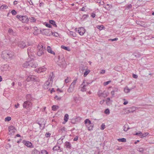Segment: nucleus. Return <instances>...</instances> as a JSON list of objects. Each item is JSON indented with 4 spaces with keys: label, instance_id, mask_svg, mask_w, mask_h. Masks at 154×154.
Here are the masks:
<instances>
[{
    "label": "nucleus",
    "instance_id": "obj_32",
    "mask_svg": "<svg viewBox=\"0 0 154 154\" xmlns=\"http://www.w3.org/2000/svg\"><path fill=\"white\" fill-rule=\"evenodd\" d=\"M90 70L89 69H87L84 72V77H86L87 75L90 72Z\"/></svg>",
    "mask_w": 154,
    "mask_h": 154
},
{
    "label": "nucleus",
    "instance_id": "obj_5",
    "mask_svg": "<svg viewBox=\"0 0 154 154\" xmlns=\"http://www.w3.org/2000/svg\"><path fill=\"white\" fill-rule=\"evenodd\" d=\"M26 80L27 82L30 81L38 82V79L36 76L32 75H30L28 76Z\"/></svg>",
    "mask_w": 154,
    "mask_h": 154
},
{
    "label": "nucleus",
    "instance_id": "obj_53",
    "mask_svg": "<svg viewBox=\"0 0 154 154\" xmlns=\"http://www.w3.org/2000/svg\"><path fill=\"white\" fill-rule=\"evenodd\" d=\"M126 126H127L126 125H124L123 126L124 130L125 131H127L129 129H130V128H128L127 129H126Z\"/></svg>",
    "mask_w": 154,
    "mask_h": 154
},
{
    "label": "nucleus",
    "instance_id": "obj_31",
    "mask_svg": "<svg viewBox=\"0 0 154 154\" xmlns=\"http://www.w3.org/2000/svg\"><path fill=\"white\" fill-rule=\"evenodd\" d=\"M69 34L70 35H71L74 37H76V33L75 32H73L72 31H70L69 33Z\"/></svg>",
    "mask_w": 154,
    "mask_h": 154
},
{
    "label": "nucleus",
    "instance_id": "obj_56",
    "mask_svg": "<svg viewBox=\"0 0 154 154\" xmlns=\"http://www.w3.org/2000/svg\"><path fill=\"white\" fill-rule=\"evenodd\" d=\"M111 82V81H109L104 82V85L105 86V85H108L109 83H110Z\"/></svg>",
    "mask_w": 154,
    "mask_h": 154
},
{
    "label": "nucleus",
    "instance_id": "obj_19",
    "mask_svg": "<svg viewBox=\"0 0 154 154\" xmlns=\"http://www.w3.org/2000/svg\"><path fill=\"white\" fill-rule=\"evenodd\" d=\"M50 82L48 81H47L45 82L44 85V87L45 89H48L49 86Z\"/></svg>",
    "mask_w": 154,
    "mask_h": 154
},
{
    "label": "nucleus",
    "instance_id": "obj_43",
    "mask_svg": "<svg viewBox=\"0 0 154 154\" xmlns=\"http://www.w3.org/2000/svg\"><path fill=\"white\" fill-rule=\"evenodd\" d=\"M11 34L14 36H15L16 33V32H14L12 29H10V35Z\"/></svg>",
    "mask_w": 154,
    "mask_h": 154
},
{
    "label": "nucleus",
    "instance_id": "obj_27",
    "mask_svg": "<svg viewBox=\"0 0 154 154\" xmlns=\"http://www.w3.org/2000/svg\"><path fill=\"white\" fill-rule=\"evenodd\" d=\"M69 118V115L66 114L65 115L64 118V120L65 122H67L68 121Z\"/></svg>",
    "mask_w": 154,
    "mask_h": 154
},
{
    "label": "nucleus",
    "instance_id": "obj_7",
    "mask_svg": "<svg viewBox=\"0 0 154 154\" xmlns=\"http://www.w3.org/2000/svg\"><path fill=\"white\" fill-rule=\"evenodd\" d=\"M29 45L30 44H29L28 42H25L24 41L20 42L18 44V46L22 48H24Z\"/></svg>",
    "mask_w": 154,
    "mask_h": 154
},
{
    "label": "nucleus",
    "instance_id": "obj_59",
    "mask_svg": "<svg viewBox=\"0 0 154 154\" xmlns=\"http://www.w3.org/2000/svg\"><path fill=\"white\" fill-rule=\"evenodd\" d=\"M5 122L6 121H10V116H8L6 118L5 120Z\"/></svg>",
    "mask_w": 154,
    "mask_h": 154
},
{
    "label": "nucleus",
    "instance_id": "obj_64",
    "mask_svg": "<svg viewBox=\"0 0 154 154\" xmlns=\"http://www.w3.org/2000/svg\"><path fill=\"white\" fill-rule=\"evenodd\" d=\"M133 77L135 79H137V78L138 76L137 75L133 74Z\"/></svg>",
    "mask_w": 154,
    "mask_h": 154
},
{
    "label": "nucleus",
    "instance_id": "obj_9",
    "mask_svg": "<svg viewBox=\"0 0 154 154\" xmlns=\"http://www.w3.org/2000/svg\"><path fill=\"white\" fill-rule=\"evenodd\" d=\"M75 30L76 32H77L81 35H83L85 32V29L82 27L79 28L78 29L75 28Z\"/></svg>",
    "mask_w": 154,
    "mask_h": 154
},
{
    "label": "nucleus",
    "instance_id": "obj_49",
    "mask_svg": "<svg viewBox=\"0 0 154 154\" xmlns=\"http://www.w3.org/2000/svg\"><path fill=\"white\" fill-rule=\"evenodd\" d=\"M118 40V38H113V39H109L108 40L109 41H110L112 42H113V41H117Z\"/></svg>",
    "mask_w": 154,
    "mask_h": 154
},
{
    "label": "nucleus",
    "instance_id": "obj_23",
    "mask_svg": "<svg viewBox=\"0 0 154 154\" xmlns=\"http://www.w3.org/2000/svg\"><path fill=\"white\" fill-rule=\"evenodd\" d=\"M23 66L24 67L29 68V61L26 62L25 63L23 64Z\"/></svg>",
    "mask_w": 154,
    "mask_h": 154
},
{
    "label": "nucleus",
    "instance_id": "obj_16",
    "mask_svg": "<svg viewBox=\"0 0 154 154\" xmlns=\"http://www.w3.org/2000/svg\"><path fill=\"white\" fill-rule=\"evenodd\" d=\"M16 17L18 19L22 18V19H29L28 17L26 15L21 16L20 15H17Z\"/></svg>",
    "mask_w": 154,
    "mask_h": 154
},
{
    "label": "nucleus",
    "instance_id": "obj_41",
    "mask_svg": "<svg viewBox=\"0 0 154 154\" xmlns=\"http://www.w3.org/2000/svg\"><path fill=\"white\" fill-rule=\"evenodd\" d=\"M111 6L109 4H107L106 5L105 7V8L107 10H109L111 8Z\"/></svg>",
    "mask_w": 154,
    "mask_h": 154
},
{
    "label": "nucleus",
    "instance_id": "obj_38",
    "mask_svg": "<svg viewBox=\"0 0 154 154\" xmlns=\"http://www.w3.org/2000/svg\"><path fill=\"white\" fill-rule=\"evenodd\" d=\"M60 148V147L59 146H54L53 149V150L55 151V150H59V149Z\"/></svg>",
    "mask_w": 154,
    "mask_h": 154
},
{
    "label": "nucleus",
    "instance_id": "obj_39",
    "mask_svg": "<svg viewBox=\"0 0 154 154\" xmlns=\"http://www.w3.org/2000/svg\"><path fill=\"white\" fill-rule=\"evenodd\" d=\"M2 57L5 60V59L10 58V57H7V55H6L5 54H3V52L1 55Z\"/></svg>",
    "mask_w": 154,
    "mask_h": 154
},
{
    "label": "nucleus",
    "instance_id": "obj_55",
    "mask_svg": "<svg viewBox=\"0 0 154 154\" xmlns=\"http://www.w3.org/2000/svg\"><path fill=\"white\" fill-rule=\"evenodd\" d=\"M138 134L139 136H142L143 137H145V135H144V134H143L140 131V132L138 133Z\"/></svg>",
    "mask_w": 154,
    "mask_h": 154
},
{
    "label": "nucleus",
    "instance_id": "obj_4",
    "mask_svg": "<svg viewBox=\"0 0 154 154\" xmlns=\"http://www.w3.org/2000/svg\"><path fill=\"white\" fill-rule=\"evenodd\" d=\"M51 32L49 29H42L40 30L41 33L47 36H50L51 35Z\"/></svg>",
    "mask_w": 154,
    "mask_h": 154
},
{
    "label": "nucleus",
    "instance_id": "obj_42",
    "mask_svg": "<svg viewBox=\"0 0 154 154\" xmlns=\"http://www.w3.org/2000/svg\"><path fill=\"white\" fill-rule=\"evenodd\" d=\"M131 90V89H129L128 87H126L124 89V91L126 93H129L130 90Z\"/></svg>",
    "mask_w": 154,
    "mask_h": 154
},
{
    "label": "nucleus",
    "instance_id": "obj_17",
    "mask_svg": "<svg viewBox=\"0 0 154 154\" xmlns=\"http://www.w3.org/2000/svg\"><path fill=\"white\" fill-rule=\"evenodd\" d=\"M136 22L137 25L140 26H143L144 25V22L140 20H136Z\"/></svg>",
    "mask_w": 154,
    "mask_h": 154
},
{
    "label": "nucleus",
    "instance_id": "obj_33",
    "mask_svg": "<svg viewBox=\"0 0 154 154\" xmlns=\"http://www.w3.org/2000/svg\"><path fill=\"white\" fill-rule=\"evenodd\" d=\"M118 140L119 142H125L126 141V139L124 138H119L118 139Z\"/></svg>",
    "mask_w": 154,
    "mask_h": 154
},
{
    "label": "nucleus",
    "instance_id": "obj_30",
    "mask_svg": "<svg viewBox=\"0 0 154 154\" xmlns=\"http://www.w3.org/2000/svg\"><path fill=\"white\" fill-rule=\"evenodd\" d=\"M109 93L108 92H106L105 91H104L103 92V95L102 96L104 97H106L108 95Z\"/></svg>",
    "mask_w": 154,
    "mask_h": 154
},
{
    "label": "nucleus",
    "instance_id": "obj_13",
    "mask_svg": "<svg viewBox=\"0 0 154 154\" xmlns=\"http://www.w3.org/2000/svg\"><path fill=\"white\" fill-rule=\"evenodd\" d=\"M26 101L31 102L33 100V98L32 97L31 94H28L26 96Z\"/></svg>",
    "mask_w": 154,
    "mask_h": 154
},
{
    "label": "nucleus",
    "instance_id": "obj_15",
    "mask_svg": "<svg viewBox=\"0 0 154 154\" xmlns=\"http://www.w3.org/2000/svg\"><path fill=\"white\" fill-rule=\"evenodd\" d=\"M46 70V68L43 67H41L39 68L37 70H36V71H37L38 73H40L42 72H44Z\"/></svg>",
    "mask_w": 154,
    "mask_h": 154
},
{
    "label": "nucleus",
    "instance_id": "obj_29",
    "mask_svg": "<svg viewBox=\"0 0 154 154\" xmlns=\"http://www.w3.org/2000/svg\"><path fill=\"white\" fill-rule=\"evenodd\" d=\"M97 28L100 30H101L105 28L103 25H97Z\"/></svg>",
    "mask_w": 154,
    "mask_h": 154
},
{
    "label": "nucleus",
    "instance_id": "obj_25",
    "mask_svg": "<svg viewBox=\"0 0 154 154\" xmlns=\"http://www.w3.org/2000/svg\"><path fill=\"white\" fill-rule=\"evenodd\" d=\"M3 95L8 98L10 96L9 94L8 93V91H6V90L4 91Z\"/></svg>",
    "mask_w": 154,
    "mask_h": 154
},
{
    "label": "nucleus",
    "instance_id": "obj_44",
    "mask_svg": "<svg viewBox=\"0 0 154 154\" xmlns=\"http://www.w3.org/2000/svg\"><path fill=\"white\" fill-rule=\"evenodd\" d=\"M137 150L141 152H143L144 151L143 148H139L137 149Z\"/></svg>",
    "mask_w": 154,
    "mask_h": 154
},
{
    "label": "nucleus",
    "instance_id": "obj_35",
    "mask_svg": "<svg viewBox=\"0 0 154 154\" xmlns=\"http://www.w3.org/2000/svg\"><path fill=\"white\" fill-rule=\"evenodd\" d=\"M61 48L62 49H63L65 50L70 51V49L68 47H66L64 45H62L61 46Z\"/></svg>",
    "mask_w": 154,
    "mask_h": 154
},
{
    "label": "nucleus",
    "instance_id": "obj_6",
    "mask_svg": "<svg viewBox=\"0 0 154 154\" xmlns=\"http://www.w3.org/2000/svg\"><path fill=\"white\" fill-rule=\"evenodd\" d=\"M77 79L74 80L70 85L69 88L67 90V91L69 93L72 92L74 91V88L75 87L76 82Z\"/></svg>",
    "mask_w": 154,
    "mask_h": 154
},
{
    "label": "nucleus",
    "instance_id": "obj_18",
    "mask_svg": "<svg viewBox=\"0 0 154 154\" xmlns=\"http://www.w3.org/2000/svg\"><path fill=\"white\" fill-rule=\"evenodd\" d=\"M94 126V124H91V125H86V127L88 128V130L89 131H91L93 130V128Z\"/></svg>",
    "mask_w": 154,
    "mask_h": 154
},
{
    "label": "nucleus",
    "instance_id": "obj_36",
    "mask_svg": "<svg viewBox=\"0 0 154 154\" xmlns=\"http://www.w3.org/2000/svg\"><path fill=\"white\" fill-rule=\"evenodd\" d=\"M3 54H5L6 55H7V57H10V54L9 52L8 51H3Z\"/></svg>",
    "mask_w": 154,
    "mask_h": 154
},
{
    "label": "nucleus",
    "instance_id": "obj_61",
    "mask_svg": "<svg viewBox=\"0 0 154 154\" xmlns=\"http://www.w3.org/2000/svg\"><path fill=\"white\" fill-rule=\"evenodd\" d=\"M29 20H20L22 23H27Z\"/></svg>",
    "mask_w": 154,
    "mask_h": 154
},
{
    "label": "nucleus",
    "instance_id": "obj_57",
    "mask_svg": "<svg viewBox=\"0 0 154 154\" xmlns=\"http://www.w3.org/2000/svg\"><path fill=\"white\" fill-rule=\"evenodd\" d=\"M51 134L49 133H46L45 134V136L47 137H49L50 136Z\"/></svg>",
    "mask_w": 154,
    "mask_h": 154
},
{
    "label": "nucleus",
    "instance_id": "obj_45",
    "mask_svg": "<svg viewBox=\"0 0 154 154\" xmlns=\"http://www.w3.org/2000/svg\"><path fill=\"white\" fill-rule=\"evenodd\" d=\"M47 152L45 150H42L41 151V154H48Z\"/></svg>",
    "mask_w": 154,
    "mask_h": 154
},
{
    "label": "nucleus",
    "instance_id": "obj_14",
    "mask_svg": "<svg viewBox=\"0 0 154 154\" xmlns=\"http://www.w3.org/2000/svg\"><path fill=\"white\" fill-rule=\"evenodd\" d=\"M10 133L11 134H14L17 131L14 127L13 125H10Z\"/></svg>",
    "mask_w": 154,
    "mask_h": 154
},
{
    "label": "nucleus",
    "instance_id": "obj_52",
    "mask_svg": "<svg viewBox=\"0 0 154 154\" xmlns=\"http://www.w3.org/2000/svg\"><path fill=\"white\" fill-rule=\"evenodd\" d=\"M10 54L12 55V56L11 57L10 56V60L11 58H14L15 57L14 56V53L13 52H11V54Z\"/></svg>",
    "mask_w": 154,
    "mask_h": 154
},
{
    "label": "nucleus",
    "instance_id": "obj_50",
    "mask_svg": "<svg viewBox=\"0 0 154 154\" xmlns=\"http://www.w3.org/2000/svg\"><path fill=\"white\" fill-rule=\"evenodd\" d=\"M105 114H109V109H106L104 112Z\"/></svg>",
    "mask_w": 154,
    "mask_h": 154
},
{
    "label": "nucleus",
    "instance_id": "obj_8",
    "mask_svg": "<svg viewBox=\"0 0 154 154\" xmlns=\"http://www.w3.org/2000/svg\"><path fill=\"white\" fill-rule=\"evenodd\" d=\"M23 105V108L27 109L32 107V103L30 101H26L24 102Z\"/></svg>",
    "mask_w": 154,
    "mask_h": 154
},
{
    "label": "nucleus",
    "instance_id": "obj_21",
    "mask_svg": "<svg viewBox=\"0 0 154 154\" xmlns=\"http://www.w3.org/2000/svg\"><path fill=\"white\" fill-rule=\"evenodd\" d=\"M88 10V8H87L86 6L83 7L82 8L79 9L80 11H82L85 12H86Z\"/></svg>",
    "mask_w": 154,
    "mask_h": 154
},
{
    "label": "nucleus",
    "instance_id": "obj_1",
    "mask_svg": "<svg viewBox=\"0 0 154 154\" xmlns=\"http://www.w3.org/2000/svg\"><path fill=\"white\" fill-rule=\"evenodd\" d=\"M54 60L55 62L57 63L59 66L62 68L66 67V63L63 56L62 54L58 55L57 57H55Z\"/></svg>",
    "mask_w": 154,
    "mask_h": 154
},
{
    "label": "nucleus",
    "instance_id": "obj_2",
    "mask_svg": "<svg viewBox=\"0 0 154 154\" xmlns=\"http://www.w3.org/2000/svg\"><path fill=\"white\" fill-rule=\"evenodd\" d=\"M37 48L38 51L37 52V55L39 56H41L46 51L45 48H44L43 46L42 45H38Z\"/></svg>",
    "mask_w": 154,
    "mask_h": 154
},
{
    "label": "nucleus",
    "instance_id": "obj_51",
    "mask_svg": "<svg viewBox=\"0 0 154 154\" xmlns=\"http://www.w3.org/2000/svg\"><path fill=\"white\" fill-rule=\"evenodd\" d=\"M105 125L104 124H102L101 125L100 129L101 130H104L105 128Z\"/></svg>",
    "mask_w": 154,
    "mask_h": 154
},
{
    "label": "nucleus",
    "instance_id": "obj_22",
    "mask_svg": "<svg viewBox=\"0 0 154 154\" xmlns=\"http://www.w3.org/2000/svg\"><path fill=\"white\" fill-rule=\"evenodd\" d=\"M54 77L53 72L50 73L48 79L50 81H52Z\"/></svg>",
    "mask_w": 154,
    "mask_h": 154
},
{
    "label": "nucleus",
    "instance_id": "obj_26",
    "mask_svg": "<svg viewBox=\"0 0 154 154\" xmlns=\"http://www.w3.org/2000/svg\"><path fill=\"white\" fill-rule=\"evenodd\" d=\"M40 153V152L35 149L33 150L32 151V154H38Z\"/></svg>",
    "mask_w": 154,
    "mask_h": 154
},
{
    "label": "nucleus",
    "instance_id": "obj_48",
    "mask_svg": "<svg viewBox=\"0 0 154 154\" xmlns=\"http://www.w3.org/2000/svg\"><path fill=\"white\" fill-rule=\"evenodd\" d=\"M101 91H99L98 92V95L99 97L102 96L103 92H101Z\"/></svg>",
    "mask_w": 154,
    "mask_h": 154
},
{
    "label": "nucleus",
    "instance_id": "obj_40",
    "mask_svg": "<svg viewBox=\"0 0 154 154\" xmlns=\"http://www.w3.org/2000/svg\"><path fill=\"white\" fill-rule=\"evenodd\" d=\"M136 109L135 107L134 106L132 107L129 108V111L131 113L135 111Z\"/></svg>",
    "mask_w": 154,
    "mask_h": 154
},
{
    "label": "nucleus",
    "instance_id": "obj_47",
    "mask_svg": "<svg viewBox=\"0 0 154 154\" xmlns=\"http://www.w3.org/2000/svg\"><path fill=\"white\" fill-rule=\"evenodd\" d=\"M11 13L13 15H15L17 14V12L15 10H13L11 11Z\"/></svg>",
    "mask_w": 154,
    "mask_h": 154
},
{
    "label": "nucleus",
    "instance_id": "obj_20",
    "mask_svg": "<svg viewBox=\"0 0 154 154\" xmlns=\"http://www.w3.org/2000/svg\"><path fill=\"white\" fill-rule=\"evenodd\" d=\"M47 51L49 53H50L52 54H54V55L55 54V52L54 51H53L51 50V48L49 46H48L47 47Z\"/></svg>",
    "mask_w": 154,
    "mask_h": 154
},
{
    "label": "nucleus",
    "instance_id": "obj_46",
    "mask_svg": "<svg viewBox=\"0 0 154 154\" xmlns=\"http://www.w3.org/2000/svg\"><path fill=\"white\" fill-rule=\"evenodd\" d=\"M89 16L88 14H84L82 17V18L83 19H85L87 18Z\"/></svg>",
    "mask_w": 154,
    "mask_h": 154
},
{
    "label": "nucleus",
    "instance_id": "obj_63",
    "mask_svg": "<svg viewBox=\"0 0 154 154\" xmlns=\"http://www.w3.org/2000/svg\"><path fill=\"white\" fill-rule=\"evenodd\" d=\"M115 92H114V91H112L111 92V94H112V97H114V96L115 95Z\"/></svg>",
    "mask_w": 154,
    "mask_h": 154
},
{
    "label": "nucleus",
    "instance_id": "obj_28",
    "mask_svg": "<svg viewBox=\"0 0 154 154\" xmlns=\"http://www.w3.org/2000/svg\"><path fill=\"white\" fill-rule=\"evenodd\" d=\"M59 108V106L57 105H53L52 107V110L53 111H55Z\"/></svg>",
    "mask_w": 154,
    "mask_h": 154
},
{
    "label": "nucleus",
    "instance_id": "obj_3",
    "mask_svg": "<svg viewBox=\"0 0 154 154\" xmlns=\"http://www.w3.org/2000/svg\"><path fill=\"white\" fill-rule=\"evenodd\" d=\"M27 51L28 55L30 58H32L31 57L34 56L35 53L33 48L29 47L28 48Z\"/></svg>",
    "mask_w": 154,
    "mask_h": 154
},
{
    "label": "nucleus",
    "instance_id": "obj_60",
    "mask_svg": "<svg viewBox=\"0 0 154 154\" xmlns=\"http://www.w3.org/2000/svg\"><path fill=\"white\" fill-rule=\"evenodd\" d=\"M45 26L49 28H51V26L50 23H46Z\"/></svg>",
    "mask_w": 154,
    "mask_h": 154
},
{
    "label": "nucleus",
    "instance_id": "obj_58",
    "mask_svg": "<svg viewBox=\"0 0 154 154\" xmlns=\"http://www.w3.org/2000/svg\"><path fill=\"white\" fill-rule=\"evenodd\" d=\"M91 17H92V18H94L96 16V14H95V13L94 12H93V13H92L91 14Z\"/></svg>",
    "mask_w": 154,
    "mask_h": 154
},
{
    "label": "nucleus",
    "instance_id": "obj_11",
    "mask_svg": "<svg viewBox=\"0 0 154 154\" xmlns=\"http://www.w3.org/2000/svg\"><path fill=\"white\" fill-rule=\"evenodd\" d=\"M22 142L28 147L33 148L34 147L31 143L30 142L23 140L22 141Z\"/></svg>",
    "mask_w": 154,
    "mask_h": 154
},
{
    "label": "nucleus",
    "instance_id": "obj_10",
    "mask_svg": "<svg viewBox=\"0 0 154 154\" xmlns=\"http://www.w3.org/2000/svg\"><path fill=\"white\" fill-rule=\"evenodd\" d=\"M29 67H32L35 68L37 67L38 66L37 63L34 60H30L29 61Z\"/></svg>",
    "mask_w": 154,
    "mask_h": 154
},
{
    "label": "nucleus",
    "instance_id": "obj_62",
    "mask_svg": "<svg viewBox=\"0 0 154 154\" xmlns=\"http://www.w3.org/2000/svg\"><path fill=\"white\" fill-rule=\"evenodd\" d=\"M79 138V137L78 136H76L73 139V140L74 141H76L78 140V139Z\"/></svg>",
    "mask_w": 154,
    "mask_h": 154
},
{
    "label": "nucleus",
    "instance_id": "obj_54",
    "mask_svg": "<svg viewBox=\"0 0 154 154\" xmlns=\"http://www.w3.org/2000/svg\"><path fill=\"white\" fill-rule=\"evenodd\" d=\"M70 79L67 77V79H66L65 80V83H68Z\"/></svg>",
    "mask_w": 154,
    "mask_h": 154
},
{
    "label": "nucleus",
    "instance_id": "obj_12",
    "mask_svg": "<svg viewBox=\"0 0 154 154\" xmlns=\"http://www.w3.org/2000/svg\"><path fill=\"white\" fill-rule=\"evenodd\" d=\"M85 84V80H84L82 84L79 86V88H80V91L82 92L86 91L87 90V88H86V85H83V84Z\"/></svg>",
    "mask_w": 154,
    "mask_h": 154
},
{
    "label": "nucleus",
    "instance_id": "obj_34",
    "mask_svg": "<svg viewBox=\"0 0 154 154\" xmlns=\"http://www.w3.org/2000/svg\"><path fill=\"white\" fill-rule=\"evenodd\" d=\"M51 35L56 37H58L59 35L58 33L57 32H53L52 31L51 32Z\"/></svg>",
    "mask_w": 154,
    "mask_h": 154
},
{
    "label": "nucleus",
    "instance_id": "obj_24",
    "mask_svg": "<svg viewBox=\"0 0 154 154\" xmlns=\"http://www.w3.org/2000/svg\"><path fill=\"white\" fill-rule=\"evenodd\" d=\"M65 146L67 148L71 149V144L69 142H65Z\"/></svg>",
    "mask_w": 154,
    "mask_h": 154
},
{
    "label": "nucleus",
    "instance_id": "obj_37",
    "mask_svg": "<svg viewBox=\"0 0 154 154\" xmlns=\"http://www.w3.org/2000/svg\"><path fill=\"white\" fill-rule=\"evenodd\" d=\"M50 23H51L54 26H55V27H57V25L56 24L55 22L53 20H49Z\"/></svg>",
    "mask_w": 154,
    "mask_h": 154
}]
</instances>
